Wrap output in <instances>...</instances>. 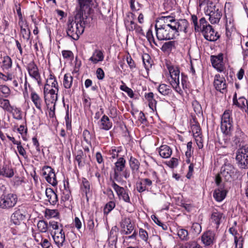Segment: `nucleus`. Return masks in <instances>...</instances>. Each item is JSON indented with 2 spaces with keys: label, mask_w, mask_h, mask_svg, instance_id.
Here are the masks:
<instances>
[{
  "label": "nucleus",
  "mask_w": 248,
  "mask_h": 248,
  "mask_svg": "<svg viewBox=\"0 0 248 248\" xmlns=\"http://www.w3.org/2000/svg\"><path fill=\"white\" fill-rule=\"evenodd\" d=\"M156 38L158 40H169L175 38L176 28L173 26H168L167 25H160L158 27L155 25Z\"/></svg>",
  "instance_id": "obj_1"
},
{
  "label": "nucleus",
  "mask_w": 248,
  "mask_h": 248,
  "mask_svg": "<svg viewBox=\"0 0 248 248\" xmlns=\"http://www.w3.org/2000/svg\"><path fill=\"white\" fill-rule=\"evenodd\" d=\"M236 164L240 169H248V145H243L236 152Z\"/></svg>",
  "instance_id": "obj_2"
},
{
  "label": "nucleus",
  "mask_w": 248,
  "mask_h": 248,
  "mask_svg": "<svg viewBox=\"0 0 248 248\" xmlns=\"http://www.w3.org/2000/svg\"><path fill=\"white\" fill-rule=\"evenodd\" d=\"M232 111L226 110L221 117L220 128L222 132L227 135L230 136L233 130V121L231 117Z\"/></svg>",
  "instance_id": "obj_3"
},
{
  "label": "nucleus",
  "mask_w": 248,
  "mask_h": 248,
  "mask_svg": "<svg viewBox=\"0 0 248 248\" xmlns=\"http://www.w3.org/2000/svg\"><path fill=\"white\" fill-rule=\"evenodd\" d=\"M66 32L68 36L75 40H77L84 31V26L78 25L76 22H74L73 18H69L67 23Z\"/></svg>",
  "instance_id": "obj_4"
},
{
  "label": "nucleus",
  "mask_w": 248,
  "mask_h": 248,
  "mask_svg": "<svg viewBox=\"0 0 248 248\" xmlns=\"http://www.w3.org/2000/svg\"><path fill=\"white\" fill-rule=\"evenodd\" d=\"M171 80L170 84L175 91L181 94L183 91L180 87L179 75L180 70L178 67L170 66L168 67Z\"/></svg>",
  "instance_id": "obj_5"
},
{
  "label": "nucleus",
  "mask_w": 248,
  "mask_h": 248,
  "mask_svg": "<svg viewBox=\"0 0 248 248\" xmlns=\"http://www.w3.org/2000/svg\"><path fill=\"white\" fill-rule=\"evenodd\" d=\"M108 184L113 188L116 192L119 199L123 200L125 202L131 203L130 199L128 193V190L125 189L123 187L118 186L110 176Z\"/></svg>",
  "instance_id": "obj_6"
},
{
  "label": "nucleus",
  "mask_w": 248,
  "mask_h": 248,
  "mask_svg": "<svg viewBox=\"0 0 248 248\" xmlns=\"http://www.w3.org/2000/svg\"><path fill=\"white\" fill-rule=\"evenodd\" d=\"M206 14L209 16V20L213 24L218 23L222 16L221 10L215 5H208Z\"/></svg>",
  "instance_id": "obj_7"
},
{
  "label": "nucleus",
  "mask_w": 248,
  "mask_h": 248,
  "mask_svg": "<svg viewBox=\"0 0 248 248\" xmlns=\"http://www.w3.org/2000/svg\"><path fill=\"white\" fill-rule=\"evenodd\" d=\"M27 69L30 76L37 82L38 85H41L42 80L40 74L39 73L38 68L34 61H31L28 63Z\"/></svg>",
  "instance_id": "obj_8"
},
{
  "label": "nucleus",
  "mask_w": 248,
  "mask_h": 248,
  "mask_svg": "<svg viewBox=\"0 0 248 248\" xmlns=\"http://www.w3.org/2000/svg\"><path fill=\"white\" fill-rule=\"evenodd\" d=\"M201 241L206 247L212 246L216 241L215 232L211 230L205 231L201 236Z\"/></svg>",
  "instance_id": "obj_9"
},
{
  "label": "nucleus",
  "mask_w": 248,
  "mask_h": 248,
  "mask_svg": "<svg viewBox=\"0 0 248 248\" xmlns=\"http://www.w3.org/2000/svg\"><path fill=\"white\" fill-rule=\"evenodd\" d=\"M235 168L230 163H225L221 169V175L226 181L231 180L235 173Z\"/></svg>",
  "instance_id": "obj_10"
},
{
  "label": "nucleus",
  "mask_w": 248,
  "mask_h": 248,
  "mask_svg": "<svg viewBox=\"0 0 248 248\" xmlns=\"http://www.w3.org/2000/svg\"><path fill=\"white\" fill-rule=\"evenodd\" d=\"M152 181L149 178H141L136 183V189L139 193L149 191L152 185Z\"/></svg>",
  "instance_id": "obj_11"
},
{
  "label": "nucleus",
  "mask_w": 248,
  "mask_h": 248,
  "mask_svg": "<svg viewBox=\"0 0 248 248\" xmlns=\"http://www.w3.org/2000/svg\"><path fill=\"white\" fill-rule=\"evenodd\" d=\"M57 93L54 90V91H51V93L44 97L45 102L48 108L50 105L53 104V107H50L49 108L50 111L53 112V113H54L55 109L56 102L58 100Z\"/></svg>",
  "instance_id": "obj_12"
},
{
  "label": "nucleus",
  "mask_w": 248,
  "mask_h": 248,
  "mask_svg": "<svg viewBox=\"0 0 248 248\" xmlns=\"http://www.w3.org/2000/svg\"><path fill=\"white\" fill-rule=\"evenodd\" d=\"M17 197L16 194L10 193L4 196L3 201L2 208H10L13 207L17 202Z\"/></svg>",
  "instance_id": "obj_13"
},
{
  "label": "nucleus",
  "mask_w": 248,
  "mask_h": 248,
  "mask_svg": "<svg viewBox=\"0 0 248 248\" xmlns=\"http://www.w3.org/2000/svg\"><path fill=\"white\" fill-rule=\"evenodd\" d=\"M202 32L203 34L204 38L209 41H215L219 37L217 32H215L214 29L211 25H209L208 27H206V29H204Z\"/></svg>",
  "instance_id": "obj_14"
},
{
  "label": "nucleus",
  "mask_w": 248,
  "mask_h": 248,
  "mask_svg": "<svg viewBox=\"0 0 248 248\" xmlns=\"http://www.w3.org/2000/svg\"><path fill=\"white\" fill-rule=\"evenodd\" d=\"M214 86L217 91L223 93V91L227 88L226 80L224 78L220 76L219 74L216 75L214 78Z\"/></svg>",
  "instance_id": "obj_15"
},
{
  "label": "nucleus",
  "mask_w": 248,
  "mask_h": 248,
  "mask_svg": "<svg viewBox=\"0 0 248 248\" xmlns=\"http://www.w3.org/2000/svg\"><path fill=\"white\" fill-rule=\"evenodd\" d=\"M172 24L174 25L173 27H175L176 28V33L177 35H179L178 32L179 31H183L185 33H186L187 28L188 26V22L187 20L185 19L176 20L175 22H173Z\"/></svg>",
  "instance_id": "obj_16"
},
{
  "label": "nucleus",
  "mask_w": 248,
  "mask_h": 248,
  "mask_svg": "<svg viewBox=\"0 0 248 248\" xmlns=\"http://www.w3.org/2000/svg\"><path fill=\"white\" fill-rule=\"evenodd\" d=\"M223 54L219 53L217 56H211V61L212 66L219 71L223 70Z\"/></svg>",
  "instance_id": "obj_17"
},
{
  "label": "nucleus",
  "mask_w": 248,
  "mask_h": 248,
  "mask_svg": "<svg viewBox=\"0 0 248 248\" xmlns=\"http://www.w3.org/2000/svg\"><path fill=\"white\" fill-rule=\"evenodd\" d=\"M121 227L123 229L126 228L125 234L131 233L134 230V226L131 224V220L129 217H124L122 218L120 223Z\"/></svg>",
  "instance_id": "obj_18"
},
{
  "label": "nucleus",
  "mask_w": 248,
  "mask_h": 248,
  "mask_svg": "<svg viewBox=\"0 0 248 248\" xmlns=\"http://www.w3.org/2000/svg\"><path fill=\"white\" fill-rule=\"evenodd\" d=\"M98 124L100 129L106 131L109 130L112 126V123L106 115L102 117Z\"/></svg>",
  "instance_id": "obj_19"
},
{
  "label": "nucleus",
  "mask_w": 248,
  "mask_h": 248,
  "mask_svg": "<svg viewBox=\"0 0 248 248\" xmlns=\"http://www.w3.org/2000/svg\"><path fill=\"white\" fill-rule=\"evenodd\" d=\"M25 218V215L18 209L11 216V221L15 225H19L21 221Z\"/></svg>",
  "instance_id": "obj_20"
},
{
  "label": "nucleus",
  "mask_w": 248,
  "mask_h": 248,
  "mask_svg": "<svg viewBox=\"0 0 248 248\" xmlns=\"http://www.w3.org/2000/svg\"><path fill=\"white\" fill-rule=\"evenodd\" d=\"M246 137L244 133L239 127H237L235 132V135L232 138L233 143L237 145L243 142Z\"/></svg>",
  "instance_id": "obj_21"
},
{
  "label": "nucleus",
  "mask_w": 248,
  "mask_h": 248,
  "mask_svg": "<svg viewBox=\"0 0 248 248\" xmlns=\"http://www.w3.org/2000/svg\"><path fill=\"white\" fill-rule=\"evenodd\" d=\"M14 174L13 170L9 165L4 164L0 168V175L11 178L13 176Z\"/></svg>",
  "instance_id": "obj_22"
},
{
  "label": "nucleus",
  "mask_w": 248,
  "mask_h": 248,
  "mask_svg": "<svg viewBox=\"0 0 248 248\" xmlns=\"http://www.w3.org/2000/svg\"><path fill=\"white\" fill-rule=\"evenodd\" d=\"M46 195L48 198V201L51 204L55 205L58 202L57 195L51 188H46Z\"/></svg>",
  "instance_id": "obj_23"
},
{
  "label": "nucleus",
  "mask_w": 248,
  "mask_h": 248,
  "mask_svg": "<svg viewBox=\"0 0 248 248\" xmlns=\"http://www.w3.org/2000/svg\"><path fill=\"white\" fill-rule=\"evenodd\" d=\"M227 191L223 187H219L214 191L213 197L217 202L222 201L226 197Z\"/></svg>",
  "instance_id": "obj_24"
},
{
  "label": "nucleus",
  "mask_w": 248,
  "mask_h": 248,
  "mask_svg": "<svg viewBox=\"0 0 248 248\" xmlns=\"http://www.w3.org/2000/svg\"><path fill=\"white\" fill-rule=\"evenodd\" d=\"M222 216L223 214L219 212H213L211 216V222L216 225L215 227L216 229L218 228L220 224Z\"/></svg>",
  "instance_id": "obj_25"
},
{
  "label": "nucleus",
  "mask_w": 248,
  "mask_h": 248,
  "mask_svg": "<svg viewBox=\"0 0 248 248\" xmlns=\"http://www.w3.org/2000/svg\"><path fill=\"white\" fill-rule=\"evenodd\" d=\"M160 155L165 158L170 157L172 154L171 149L167 145H161L158 149Z\"/></svg>",
  "instance_id": "obj_26"
},
{
  "label": "nucleus",
  "mask_w": 248,
  "mask_h": 248,
  "mask_svg": "<svg viewBox=\"0 0 248 248\" xmlns=\"http://www.w3.org/2000/svg\"><path fill=\"white\" fill-rule=\"evenodd\" d=\"M31 98L36 108L41 111L42 100L39 95L35 92H32L31 94Z\"/></svg>",
  "instance_id": "obj_27"
},
{
  "label": "nucleus",
  "mask_w": 248,
  "mask_h": 248,
  "mask_svg": "<svg viewBox=\"0 0 248 248\" xmlns=\"http://www.w3.org/2000/svg\"><path fill=\"white\" fill-rule=\"evenodd\" d=\"M154 93L152 92L145 93V98L147 100L149 103V107L152 110H154L156 109V101L154 98Z\"/></svg>",
  "instance_id": "obj_28"
},
{
  "label": "nucleus",
  "mask_w": 248,
  "mask_h": 248,
  "mask_svg": "<svg viewBox=\"0 0 248 248\" xmlns=\"http://www.w3.org/2000/svg\"><path fill=\"white\" fill-rule=\"evenodd\" d=\"M104 59V55L102 51L95 50L93 53V56L89 59V61L94 63H97L98 62L102 61Z\"/></svg>",
  "instance_id": "obj_29"
},
{
  "label": "nucleus",
  "mask_w": 248,
  "mask_h": 248,
  "mask_svg": "<svg viewBox=\"0 0 248 248\" xmlns=\"http://www.w3.org/2000/svg\"><path fill=\"white\" fill-rule=\"evenodd\" d=\"M191 128L194 137H199L201 135V129L199 124L196 121L195 118L193 119V122H191Z\"/></svg>",
  "instance_id": "obj_30"
},
{
  "label": "nucleus",
  "mask_w": 248,
  "mask_h": 248,
  "mask_svg": "<svg viewBox=\"0 0 248 248\" xmlns=\"http://www.w3.org/2000/svg\"><path fill=\"white\" fill-rule=\"evenodd\" d=\"M130 15L131 16L132 20H131L130 21H129L128 20H126L124 21V24L127 30H129V31H133L135 30L137 24L133 21L134 16H135L134 14L132 13H128L127 16L129 17Z\"/></svg>",
  "instance_id": "obj_31"
},
{
  "label": "nucleus",
  "mask_w": 248,
  "mask_h": 248,
  "mask_svg": "<svg viewBox=\"0 0 248 248\" xmlns=\"http://www.w3.org/2000/svg\"><path fill=\"white\" fill-rule=\"evenodd\" d=\"M12 60L11 58L8 56L3 57L2 61V64L1 66V68L4 71L7 70L12 67Z\"/></svg>",
  "instance_id": "obj_32"
},
{
  "label": "nucleus",
  "mask_w": 248,
  "mask_h": 248,
  "mask_svg": "<svg viewBox=\"0 0 248 248\" xmlns=\"http://www.w3.org/2000/svg\"><path fill=\"white\" fill-rule=\"evenodd\" d=\"M176 42L174 41H170L165 42L162 46L161 49L163 52H170L172 48H175Z\"/></svg>",
  "instance_id": "obj_33"
},
{
  "label": "nucleus",
  "mask_w": 248,
  "mask_h": 248,
  "mask_svg": "<svg viewBox=\"0 0 248 248\" xmlns=\"http://www.w3.org/2000/svg\"><path fill=\"white\" fill-rule=\"evenodd\" d=\"M158 92L163 95H168L171 93L170 87L165 84H161L158 88Z\"/></svg>",
  "instance_id": "obj_34"
},
{
  "label": "nucleus",
  "mask_w": 248,
  "mask_h": 248,
  "mask_svg": "<svg viewBox=\"0 0 248 248\" xmlns=\"http://www.w3.org/2000/svg\"><path fill=\"white\" fill-rule=\"evenodd\" d=\"M82 184L81 189L85 193L87 200L88 201V194L91 192L90 184L86 178H83Z\"/></svg>",
  "instance_id": "obj_35"
},
{
  "label": "nucleus",
  "mask_w": 248,
  "mask_h": 248,
  "mask_svg": "<svg viewBox=\"0 0 248 248\" xmlns=\"http://www.w3.org/2000/svg\"><path fill=\"white\" fill-rule=\"evenodd\" d=\"M125 164V160L122 157L118 158L117 161L115 163L114 169L119 171H123Z\"/></svg>",
  "instance_id": "obj_36"
},
{
  "label": "nucleus",
  "mask_w": 248,
  "mask_h": 248,
  "mask_svg": "<svg viewBox=\"0 0 248 248\" xmlns=\"http://www.w3.org/2000/svg\"><path fill=\"white\" fill-rule=\"evenodd\" d=\"M73 78L69 74H66L64 76L63 86L65 88L69 89L71 88Z\"/></svg>",
  "instance_id": "obj_37"
},
{
  "label": "nucleus",
  "mask_w": 248,
  "mask_h": 248,
  "mask_svg": "<svg viewBox=\"0 0 248 248\" xmlns=\"http://www.w3.org/2000/svg\"><path fill=\"white\" fill-rule=\"evenodd\" d=\"M49 174V175L46 176V181L52 186H56L57 185V181L54 170H53V171H51Z\"/></svg>",
  "instance_id": "obj_38"
},
{
  "label": "nucleus",
  "mask_w": 248,
  "mask_h": 248,
  "mask_svg": "<svg viewBox=\"0 0 248 248\" xmlns=\"http://www.w3.org/2000/svg\"><path fill=\"white\" fill-rule=\"evenodd\" d=\"M56 232L54 235H52L54 241L56 245H57L59 247L62 246L63 245V243L65 241V235L61 234L59 235L58 234V235L56 236Z\"/></svg>",
  "instance_id": "obj_39"
},
{
  "label": "nucleus",
  "mask_w": 248,
  "mask_h": 248,
  "mask_svg": "<svg viewBox=\"0 0 248 248\" xmlns=\"http://www.w3.org/2000/svg\"><path fill=\"white\" fill-rule=\"evenodd\" d=\"M129 165L133 171H138L140 167V163L138 159L134 157H131L129 160Z\"/></svg>",
  "instance_id": "obj_40"
},
{
  "label": "nucleus",
  "mask_w": 248,
  "mask_h": 248,
  "mask_svg": "<svg viewBox=\"0 0 248 248\" xmlns=\"http://www.w3.org/2000/svg\"><path fill=\"white\" fill-rule=\"evenodd\" d=\"M37 227L40 232H46L48 230V224L44 220H40L38 222Z\"/></svg>",
  "instance_id": "obj_41"
},
{
  "label": "nucleus",
  "mask_w": 248,
  "mask_h": 248,
  "mask_svg": "<svg viewBox=\"0 0 248 248\" xmlns=\"http://www.w3.org/2000/svg\"><path fill=\"white\" fill-rule=\"evenodd\" d=\"M142 59L145 69L148 70L152 67L150 56L148 54H145L142 56Z\"/></svg>",
  "instance_id": "obj_42"
},
{
  "label": "nucleus",
  "mask_w": 248,
  "mask_h": 248,
  "mask_svg": "<svg viewBox=\"0 0 248 248\" xmlns=\"http://www.w3.org/2000/svg\"><path fill=\"white\" fill-rule=\"evenodd\" d=\"M177 234L179 238L183 241H187L189 239L188 231L184 229L178 230Z\"/></svg>",
  "instance_id": "obj_43"
},
{
  "label": "nucleus",
  "mask_w": 248,
  "mask_h": 248,
  "mask_svg": "<svg viewBox=\"0 0 248 248\" xmlns=\"http://www.w3.org/2000/svg\"><path fill=\"white\" fill-rule=\"evenodd\" d=\"M233 20L231 18H230L228 20V19L226 20V35L228 36L231 35V32L233 31L234 30V25L232 22Z\"/></svg>",
  "instance_id": "obj_44"
},
{
  "label": "nucleus",
  "mask_w": 248,
  "mask_h": 248,
  "mask_svg": "<svg viewBox=\"0 0 248 248\" xmlns=\"http://www.w3.org/2000/svg\"><path fill=\"white\" fill-rule=\"evenodd\" d=\"M117 241V234L115 230L111 229L108 235V241L109 244L113 245L116 243Z\"/></svg>",
  "instance_id": "obj_45"
},
{
  "label": "nucleus",
  "mask_w": 248,
  "mask_h": 248,
  "mask_svg": "<svg viewBox=\"0 0 248 248\" xmlns=\"http://www.w3.org/2000/svg\"><path fill=\"white\" fill-rule=\"evenodd\" d=\"M59 216V213L57 210L46 209L45 211V217L48 218L57 217Z\"/></svg>",
  "instance_id": "obj_46"
},
{
  "label": "nucleus",
  "mask_w": 248,
  "mask_h": 248,
  "mask_svg": "<svg viewBox=\"0 0 248 248\" xmlns=\"http://www.w3.org/2000/svg\"><path fill=\"white\" fill-rule=\"evenodd\" d=\"M136 0H130L129 4L131 10L133 12L138 11L142 7V5L139 2L135 4Z\"/></svg>",
  "instance_id": "obj_47"
},
{
  "label": "nucleus",
  "mask_w": 248,
  "mask_h": 248,
  "mask_svg": "<svg viewBox=\"0 0 248 248\" xmlns=\"http://www.w3.org/2000/svg\"><path fill=\"white\" fill-rule=\"evenodd\" d=\"M161 19L163 20L164 22L163 25H167L168 26H170V25L172 26H174L172 23L175 22L176 20L174 17L171 16H162Z\"/></svg>",
  "instance_id": "obj_48"
},
{
  "label": "nucleus",
  "mask_w": 248,
  "mask_h": 248,
  "mask_svg": "<svg viewBox=\"0 0 248 248\" xmlns=\"http://www.w3.org/2000/svg\"><path fill=\"white\" fill-rule=\"evenodd\" d=\"M209 25H210L207 23L204 17L201 18L198 23V26L200 28L199 31H201L202 32L204 29H206V27H208Z\"/></svg>",
  "instance_id": "obj_49"
},
{
  "label": "nucleus",
  "mask_w": 248,
  "mask_h": 248,
  "mask_svg": "<svg viewBox=\"0 0 248 248\" xmlns=\"http://www.w3.org/2000/svg\"><path fill=\"white\" fill-rule=\"evenodd\" d=\"M0 104L2 108L7 111H10L12 108L10 105L9 101L7 99H0Z\"/></svg>",
  "instance_id": "obj_50"
},
{
  "label": "nucleus",
  "mask_w": 248,
  "mask_h": 248,
  "mask_svg": "<svg viewBox=\"0 0 248 248\" xmlns=\"http://www.w3.org/2000/svg\"><path fill=\"white\" fill-rule=\"evenodd\" d=\"M84 156V154L81 150L77 151V155H76L75 159L78 162V167H81L83 165L82 163V159Z\"/></svg>",
  "instance_id": "obj_51"
},
{
  "label": "nucleus",
  "mask_w": 248,
  "mask_h": 248,
  "mask_svg": "<svg viewBox=\"0 0 248 248\" xmlns=\"http://www.w3.org/2000/svg\"><path fill=\"white\" fill-rule=\"evenodd\" d=\"M146 37L150 44L153 42L156 46H158L156 42L155 41L151 29L148 30L146 33Z\"/></svg>",
  "instance_id": "obj_52"
},
{
  "label": "nucleus",
  "mask_w": 248,
  "mask_h": 248,
  "mask_svg": "<svg viewBox=\"0 0 248 248\" xmlns=\"http://www.w3.org/2000/svg\"><path fill=\"white\" fill-rule=\"evenodd\" d=\"M21 33L22 35V37L24 39L28 41L30 39L31 36V31L29 29H26L23 28L22 26H21Z\"/></svg>",
  "instance_id": "obj_53"
},
{
  "label": "nucleus",
  "mask_w": 248,
  "mask_h": 248,
  "mask_svg": "<svg viewBox=\"0 0 248 248\" xmlns=\"http://www.w3.org/2000/svg\"><path fill=\"white\" fill-rule=\"evenodd\" d=\"M115 207V203L110 201L106 204L104 208V213L108 214Z\"/></svg>",
  "instance_id": "obj_54"
},
{
  "label": "nucleus",
  "mask_w": 248,
  "mask_h": 248,
  "mask_svg": "<svg viewBox=\"0 0 248 248\" xmlns=\"http://www.w3.org/2000/svg\"><path fill=\"white\" fill-rule=\"evenodd\" d=\"M83 137L84 140L87 144H91V134L90 132L87 129H85L83 132Z\"/></svg>",
  "instance_id": "obj_55"
},
{
  "label": "nucleus",
  "mask_w": 248,
  "mask_h": 248,
  "mask_svg": "<svg viewBox=\"0 0 248 248\" xmlns=\"http://www.w3.org/2000/svg\"><path fill=\"white\" fill-rule=\"evenodd\" d=\"M65 124L67 130H71V117H70L69 114V110H67L66 112V115L65 117Z\"/></svg>",
  "instance_id": "obj_56"
},
{
  "label": "nucleus",
  "mask_w": 248,
  "mask_h": 248,
  "mask_svg": "<svg viewBox=\"0 0 248 248\" xmlns=\"http://www.w3.org/2000/svg\"><path fill=\"white\" fill-rule=\"evenodd\" d=\"M71 193L69 190L66 188V185H64V190L63 192L62 199L63 201H67L70 200Z\"/></svg>",
  "instance_id": "obj_57"
},
{
  "label": "nucleus",
  "mask_w": 248,
  "mask_h": 248,
  "mask_svg": "<svg viewBox=\"0 0 248 248\" xmlns=\"http://www.w3.org/2000/svg\"><path fill=\"white\" fill-rule=\"evenodd\" d=\"M120 89L122 91L126 93H127L128 95L130 97H131V98L133 97L134 94V93L131 89L129 88L126 85H121L120 87Z\"/></svg>",
  "instance_id": "obj_58"
},
{
  "label": "nucleus",
  "mask_w": 248,
  "mask_h": 248,
  "mask_svg": "<svg viewBox=\"0 0 248 248\" xmlns=\"http://www.w3.org/2000/svg\"><path fill=\"white\" fill-rule=\"evenodd\" d=\"M139 235L141 239L143 241L147 242L148 239V234L147 232L143 229H140L139 230Z\"/></svg>",
  "instance_id": "obj_59"
},
{
  "label": "nucleus",
  "mask_w": 248,
  "mask_h": 248,
  "mask_svg": "<svg viewBox=\"0 0 248 248\" xmlns=\"http://www.w3.org/2000/svg\"><path fill=\"white\" fill-rule=\"evenodd\" d=\"M53 169L47 166H44L42 169V175L45 177V178H46V176H48L49 174L51 171H53Z\"/></svg>",
  "instance_id": "obj_60"
},
{
  "label": "nucleus",
  "mask_w": 248,
  "mask_h": 248,
  "mask_svg": "<svg viewBox=\"0 0 248 248\" xmlns=\"http://www.w3.org/2000/svg\"><path fill=\"white\" fill-rule=\"evenodd\" d=\"M248 105L247 100L244 97H241L239 98V102L236 104V106L239 108H243L246 106V104Z\"/></svg>",
  "instance_id": "obj_61"
},
{
  "label": "nucleus",
  "mask_w": 248,
  "mask_h": 248,
  "mask_svg": "<svg viewBox=\"0 0 248 248\" xmlns=\"http://www.w3.org/2000/svg\"><path fill=\"white\" fill-rule=\"evenodd\" d=\"M151 218L157 225L161 226L164 230H166L167 227L162 223L157 217L155 215H152Z\"/></svg>",
  "instance_id": "obj_62"
},
{
  "label": "nucleus",
  "mask_w": 248,
  "mask_h": 248,
  "mask_svg": "<svg viewBox=\"0 0 248 248\" xmlns=\"http://www.w3.org/2000/svg\"><path fill=\"white\" fill-rule=\"evenodd\" d=\"M120 151L121 150L119 147H118L117 149H112L111 150L109 151L110 154L111 155V158L114 159L116 157H118L119 155V153L120 152Z\"/></svg>",
  "instance_id": "obj_63"
},
{
  "label": "nucleus",
  "mask_w": 248,
  "mask_h": 248,
  "mask_svg": "<svg viewBox=\"0 0 248 248\" xmlns=\"http://www.w3.org/2000/svg\"><path fill=\"white\" fill-rule=\"evenodd\" d=\"M185 248H202V247L195 242H190L186 244Z\"/></svg>",
  "instance_id": "obj_64"
}]
</instances>
